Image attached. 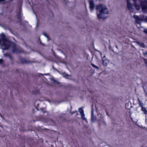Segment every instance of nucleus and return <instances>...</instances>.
Wrapping results in <instances>:
<instances>
[{
  "mask_svg": "<svg viewBox=\"0 0 147 147\" xmlns=\"http://www.w3.org/2000/svg\"><path fill=\"white\" fill-rule=\"evenodd\" d=\"M134 2V6L137 10L140 9V7L142 11L144 13H147V0H133ZM127 7V9L131 12H133L134 9L133 6L131 2V0H126Z\"/></svg>",
  "mask_w": 147,
  "mask_h": 147,
  "instance_id": "f257e3e1",
  "label": "nucleus"
},
{
  "mask_svg": "<svg viewBox=\"0 0 147 147\" xmlns=\"http://www.w3.org/2000/svg\"><path fill=\"white\" fill-rule=\"evenodd\" d=\"M0 36L1 39H0V45L2 49L6 50L11 47L13 53H19L23 52L22 50L18 48L14 43H12L7 40L3 33H1Z\"/></svg>",
  "mask_w": 147,
  "mask_h": 147,
  "instance_id": "f03ea898",
  "label": "nucleus"
},
{
  "mask_svg": "<svg viewBox=\"0 0 147 147\" xmlns=\"http://www.w3.org/2000/svg\"><path fill=\"white\" fill-rule=\"evenodd\" d=\"M97 10V15L99 19H105L107 18L105 15L109 13V11L107 7L104 5L100 4L96 7Z\"/></svg>",
  "mask_w": 147,
  "mask_h": 147,
  "instance_id": "7ed1b4c3",
  "label": "nucleus"
},
{
  "mask_svg": "<svg viewBox=\"0 0 147 147\" xmlns=\"http://www.w3.org/2000/svg\"><path fill=\"white\" fill-rule=\"evenodd\" d=\"M133 17L135 19V24H140L141 23L142 20L141 18V16H139L136 15H134L133 16Z\"/></svg>",
  "mask_w": 147,
  "mask_h": 147,
  "instance_id": "20e7f679",
  "label": "nucleus"
},
{
  "mask_svg": "<svg viewBox=\"0 0 147 147\" xmlns=\"http://www.w3.org/2000/svg\"><path fill=\"white\" fill-rule=\"evenodd\" d=\"M83 108L82 107L80 108L79 109V111L80 113V114L81 115L82 119L86 121H87L86 119L84 117L85 115L84 113V110L83 109Z\"/></svg>",
  "mask_w": 147,
  "mask_h": 147,
  "instance_id": "39448f33",
  "label": "nucleus"
},
{
  "mask_svg": "<svg viewBox=\"0 0 147 147\" xmlns=\"http://www.w3.org/2000/svg\"><path fill=\"white\" fill-rule=\"evenodd\" d=\"M89 3L90 5V8L91 11L94 8L95 5L93 0H89Z\"/></svg>",
  "mask_w": 147,
  "mask_h": 147,
  "instance_id": "423d86ee",
  "label": "nucleus"
},
{
  "mask_svg": "<svg viewBox=\"0 0 147 147\" xmlns=\"http://www.w3.org/2000/svg\"><path fill=\"white\" fill-rule=\"evenodd\" d=\"M102 64L104 66H105L107 65L109 62V60L107 59H103V60H102Z\"/></svg>",
  "mask_w": 147,
  "mask_h": 147,
  "instance_id": "0eeeda50",
  "label": "nucleus"
},
{
  "mask_svg": "<svg viewBox=\"0 0 147 147\" xmlns=\"http://www.w3.org/2000/svg\"><path fill=\"white\" fill-rule=\"evenodd\" d=\"M21 62L23 63H30L31 62L30 61H28L25 59H21Z\"/></svg>",
  "mask_w": 147,
  "mask_h": 147,
  "instance_id": "6e6552de",
  "label": "nucleus"
},
{
  "mask_svg": "<svg viewBox=\"0 0 147 147\" xmlns=\"http://www.w3.org/2000/svg\"><path fill=\"white\" fill-rule=\"evenodd\" d=\"M142 21L147 22V16H145L144 15L141 16Z\"/></svg>",
  "mask_w": 147,
  "mask_h": 147,
  "instance_id": "1a4fd4ad",
  "label": "nucleus"
},
{
  "mask_svg": "<svg viewBox=\"0 0 147 147\" xmlns=\"http://www.w3.org/2000/svg\"><path fill=\"white\" fill-rule=\"evenodd\" d=\"M136 43L138 45H139L141 47L143 48H144L145 47V45L143 43H141L138 41H136Z\"/></svg>",
  "mask_w": 147,
  "mask_h": 147,
  "instance_id": "9d476101",
  "label": "nucleus"
},
{
  "mask_svg": "<svg viewBox=\"0 0 147 147\" xmlns=\"http://www.w3.org/2000/svg\"><path fill=\"white\" fill-rule=\"evenodd\" d=\"M142 109L141 110L144 112V113L146 114L147 113V111H146V108L144 107L143 106L141 107Z\"/></svg>",
  "mask_w": 147,
  "mask_h": 147,
  "instance_id": "9b49d317",
  "label": "nucleus"
},
{
  "mask_svg": "<svg viewBox=\"0 0 147 147\" xmlns=\"http://www.w3.org/2000/svg\"><path fill=\"white\" fill-rule=\"evenodd\" d=\"M62 75L63 76L66 78H67V77H71V75H69L65 72L63 73Z\"/></svg>",
  "mask_w": 147,
  "mask_h": 147,
  "instance_id": "f8f14e48",
  "label": "nucleus"
},
{
  "mask_svg": "<svg viewBox=\"0 0 147 147\" xmlns=\"http://www.w3.org/2000/svg\"><path fill=\"white\" fill-rule=\"evenodd\" d=\"M96 120V117L93 115H91V121L93 122H94Z\"/></svg>",
  "mask_w": 147,
  "mask_h": 147,
  "instance_id": "ddd939ff",
  "label": "nucleus"
},
{
  "mask_svg": "<svg viewBox=\"0 0 147 147\" xmlns=\"http://www.w3.org/2000/svg\"><path fill=\"white\" fill-rule=\"evenodd\" d=\"M18 18L19 20V22H20V24L21 23V14L20 13H19L18 14Z\"/></svg>",
  "mask_w": 147,
  "mask_h": 147,
  "instance_id": "4468645a",
  "label": "nucleus"
},
{
  "mask_svg": "<svg viewBox=\"0 0 147 147\" xmlns=\"http://www.w3.org/2000/svg\"><path fill=\"white\" fill-rule=\"evenodd\" d=\"M5 55L6 57H8L11 60L12 59V56L9 54H5Z\"/></svg>",
  "mask_w": 147,
  "mask_h": 147,
  "instance_id": "2eb2a0df",
  "label": "nucleus"
},
{
  "mask_svg": "<svg viewBox=\"0 0 147 147\" xmlns=\"http://www.w3.org/2000/svg\"><path fill=\"white\" fill-rule=\"evenodd\" d=\"M138 100L139 101V105H140V106L141 107L142 106H143V104L142 103V102L139 99V98H138Z\"/></svg>",
  "mask_w": 147,
  "mask_h": 147,
  "instance_id": "dca6fc26",
  "label": "nucleus"
},
{
  "mask_svg": "<svg viewBox=\"0 0 147 147\" xmlns=\"http://www.w3.org/2000/svg\"><path fill=\"white\" fill-rule=\"evenodd\" d=\"M43 34L47 38L48 40H49V36L47 35V34L45 32H44L43 33Z\"/></svg>",
  "mask_w": 147,
  "mask_h": 147,
  "instance_id": "f3484780",
  "label": "nucleus"
},
{
  "mask_svg": "<svg viewBox=\"0 0 147 147\" xmlns=\"http://www.w3.org/2000/svg\"><path fill=\"white\" fill-rule=\"evenodd\" d=\"M91 65L92 66V67H93L95 68L96 69H99V68L97 66L95 65H94L92 63H91Z\"/></svg>",
  "mask_w": 147,
  "mask_h": 147,
  "instance_id": "a211bd4d",
  "label": "nucleus"
},
{
  "mask_svg": "<svg viewBox=\"0 0 147 147\" xmlns=\"http://www.w3.org/2000/svg\"><path fill=\"white\" fill-rule=\"evenodd\" d=\"M40 110L44 113H45L46 112V111L45 110V109L43 108H41L40 109Z\"/></svg>",
  "mask_w": 147,
  "mask_h": 147,
  "instance_id": "6ab92c4d",
  "label": "nucleus"
},
{
  "mask_svg": "<svg viewBox=\"0 0 147 147\" xmlns=\"http://www.w3.org/2000/svg\"><path fill=\"white\" fill-rule=\"evenodd\" d=\"M51 80L53 81L55 83H57V84H59V82H58L56 80H55L54 79H51Z\"/></svg>",
  "mask_w": 147,
  "mask_h": 147,
  "instance_id": "aec40b11",
  "label": "nucleus"
},
{
  "mask_svg": "<svg viewBox=\"0 0 147 147\" xmlns=\"http://www.w3.org/2000/svg\"><path fill=\"white\" fill-rule=\"evenodd\" d=\"M92 107H93V105H92V112H91V115H93V109H92Z\"/></svg>",
  "mask_w": 147,
  "mask_h": 147,
  "instance_id": "412c9836",
  "label": "nucleus"
},
{
  "mask_svg": "<svg viewBox=\"0 0 147 147\" xmlns=\"http://www.w3.org/2000/svg\"><path fill=\"white\" fill-rule=\"evenodd\" d=\"M3 60L2 59H0V64L3 63Z\"/></svg>",
  "mask_w": 147,
  "mask_h": 147,
  "instance_id": "4be33fe9",
  "label": "nucleus"
},
{
  "mask_svg": "<svg viewBox=\"0 0 147 147\" xmlns=\"http://www.w3.org/2000/svg\"><path fill=\"white\" fill-rule=\"evenodd\" d=\"M54 56H55L56 58H58L59 57H58L57 56V55L55 54V53H54Z\"/></svg>",
  "mask_w": 147,
  "mask_h": 147,
  "instance_id": "5701e85b",
  "label": "nucleus"
},
{
  "mask_svg": "<svg viewBox=\"0 0 147 147\" xmlns=\"http://www.w3.org/2000/svg\"><path fill=\"white\" fill-rule=\"evenodd\" d=\"M105 55H104L102 57V60H103V59H105Z\"/></svg>",
  "mask_w": 147,
  "mask_h": 147,
  "instance_id": "b1692460",
  "label": "nucleus"
},
{
  "mask_svg": "<svg viewBox=\"0 0 147 147\" xmlns=\"http://www.w3.org/2000/svg\"><path fill=\"white\" fill-rule=\"evenodd\" d=\"M144 31L145 33L147 34V29H145Z\"/></svg>",
  "mask_w": 147,
  "mask_h": 147,
  "instance_id": "393cba45",
  "label": "nucleus"
},
{
  "mask_svg": "<svg viewBox=\"0 0 147 147\" xmlns=\"http://www.w3.org/2000/svg\"><path fill=\"white\" fill-rule=\"evenodd\" d=\"M76 112H77V111H74V112H71V115H72V114H74V113Z\"/></svg>",
  "mask_w": 147,
  "mask_h": 147,
  "instance_id": "a878e982",
  "label": "nucleus"
},
{
  "mask_svg": "<svg viewBox=\"0 0 147 147\" xmlns=\"http://www.w3.org/2000/svg\"><path fill=\"white\" fill-rule=\"evenodd\" d=\"M145 86H143V88H144V91L145 92L146 94H147V93H146V90L145 89V88H144Z\"/></svg>",
  "mask_w": 147,
  "mask_h": 147,
  "instance_id": "bb28decb",
  "label": "nucleus"
},
{
  "mask_svg": "<svg viewBox=\"0 0 147 147\" xmlns=\"http://www.w3.org/2000/svg\"><path fill=\"white\" fill-rule=\"evenodd\" d=\"M144 59V61H145V63H146V64L147 63V62L146 61V59Z\"/></svg>",
  "mask_w": 147,
  "mask_h": 147,
  "instance_id": "cd10ccee",
  "label": "nucleus"
},
{
  "mask_svg": "<svg viewBox=\"0 0 147 147\" xmlns=\"http://www.w3.org/2000/svg\"><path fill=\"white\" fill-rule=\"evenodd\" d=\"M5 0H0V2H3V1H4Z\"/></svg>",
  "mask_w": 147,
  "mask_h": 147,
  "instance_id": "c85d7f7f",
  "label": "nucleus"
},
{
  "mask_svg": "<svg viewBox=\"0 0 147 147\" xmlns=\"http://www.w3.org/2000/svg\"><path fill=\"white\" fill-rule=\"evenodd\" d=\"M144 55H147V52H146L144 53Z\"/></svg>",
  "mask_w": 147,
  "mask_h": 147,
  "instance_id": "c756f323",
  "label": "nucleus"
},
{
  "mask_svg": "<svg viewBox=\"0 0 147 147\" xmlns=\"http://www.w3.org/2000/svg\"><path fill=\"white\" fill-rule=\"evenodd\" d=\"M21 7H20V12H19V13H20V11H21Z\"/></svg>",
  "mask_w": 147,
  "mask_h": 147,
  "instance_id": "7c9ffc66",
  "label": "nucleus"
},
{
  "mask_svg": "<svg viewBox=\"0 0 147 147\" xmlns=\"http://www.w3.org/2000/svg\"><path fill=\"white\" fill-rule=\"evenodd\" d=\"M52 68H53V69H55L54 68L53 66H52Z\"/></svg>",
  "mask_w": 147,
  "mask_h": 147,
  "instance_id": "2f4dec72",
  "label": "nucleus"
},
{
  "mask_svg": "<svg viewBox=\"0 0 147 147\" xmlns=\"http://www.w3.org/2000/svg\"><path fill=\"white\" fill-rule=\"evenodd\" d=\"M65 2H67V0H64Z\"/></svg>",
  "mask_w": 147,
  "mask_h": 147,
  "instance_id": "473e14b6",
  "label": "nucleus"
},
{
  "mask_svg": "<svg viewBox=\"0 0 147 147\" xmlns=\"http://www.w3.org/2000/svg\"><path fill=\"white\" fill-rule=\"evenodd\" d=\"M48 75V74H44V75Z\"/></svg>",
  "mask_w": 147,
  "mask_h": 147,
  "instance_id": "72a5a7b5",
  "label": "nucleus"
},
{
  "mask_svg": "<svg viewBox=\"0 0 147 147\" xmlns=\"http://www.w3.org/2000/svg\"><path fill=\"white\" fill-rule=\"evenodd\" d=\"M146 120H147V119H146Z\"/></svg>",
  "mask_w": 147,
  "mask_h": 147,
  "instance_id": "f704fd0d",
  "label": "nucleus"
},
{
  "mask_svg": "<svg viewBox=\"0 0 147 147\" xmlns=\"http://www.w3.org/2000/svg\"><path fill=\"white\" fill-rule=\"evenodd\" d=\"M141 147H146V146H142Z\"/></svg>",
  "mask_w": 147,
  "mask_h": 147,
  "instance_id": "c9c22d12",
  "label": "nucleus"
},
{
  "mask_svg": "<svg viewBox=\"0 0 147 147\" xmlns=\"http://www.w3.org/2000/svg\"><path fill=\"white\" fill-rule=\"evenodd\" d=\"M40 43H41V44H42V42H40Z\"/></svg>",
  "mask_w": 147,
  "mask_h": 147,
  "instance_id": "e433bc0d",
  "label": "nucleus"
},
{
  "mask_svg": "<svg viewBox=\"0 0 147 147\" xmlns=\"http://www.w3.org/2000/svg\"><path fill=\"white\" fill-rule=\"evenodd\" d=\"M100 54H101V55L102 56V53H100Z\"/></svg>",
  "mask_w": 147,
  "mask_h": 147,
  "instance_id": "4c0bfd02",
  "label": "nucleus"
},
{
  "mask_svg": "<svg viewBox=\"0 0 147 147\" xmlns=\"http://www.w3.org/2000/svg\"><path fill=\"white\" fill-rule=\"evenodd\" d=\"M116 48H118L117 47V46H116Z\"/></svg>",
  "mask_w": 147,
  "mask_h": 147,
  "instance_id": "58836bf2",
  "label": "nucleus"
},
{
  "mask_svg": "<svg viewBox=\"0 0 147 147\" xmlns=\"http://www.w3.org/2000/svg\"><path fill=\"white\" fill-rule=\"evenodd\" d=\"M71 108H72V107H71Z\"/></svg>",
  "mask_w": 147,
  "mask_h": 147,
  "instance_id": "ea45409f",
  "label": "nucleus"
}]
</instances>
